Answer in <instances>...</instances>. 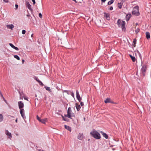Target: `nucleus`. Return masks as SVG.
<instances>
[{"instance_id": "2", "label": "nucleus", "mask_w": 151, "mask_h": 151, "mask_svg": "<svg viewBox=\"0 0 151 151\" xmlns=\"http://www.w3.org/2000/svg\"><path fill=\"white\" fill-rule=\"evenodd\" d=\"M90 134L94 138L99 139L101 138L100 134L95 129H93L90 133Z\"/></svg>"}, {"instance_id": "38", "label": "nucleus", "mask_w": 151, "mask_h": 151, "mask_svg": "<svg viewBox=\"0 0 151 151\" xmlns=\"http://www.w3.org/2000/svg\"><path fill=\"white\" fill-rule=\"evenodd\" d=\"M62 116V118H63V120H64V121H66V120L65 119V118L63 116Z\"/></svg>"}, {"instance_id": "21", "label": "nucleus", "mask_w": 151, "mask_h": 151, "mask_svg": "<svg viewBox=\"0 0 151 151\" xmlns=\"http://www.w3.org/2000/svg\"><path fill=\"white\" fill-rule=\"evenodd\" d=\"M130 56L131 58L132 61L134 62H135L136 60L135 57H134L132 56L131 55H130Z\"/></svg>"}, {"instance_id": "32", "label": "nucleus", "mask_w": 151, "mask_h": 151, "mask_svg": "<svg viewBox=\"0 0 151 151\" xmlns=\"http://www.w3.org/2000/svg\"><path fill=\"white\" fill-rule=\"evenodd\" d=\"M39 16L40 18H42V15L41 13H40L39 14Z\"/></svg>"}, {"instance_id": "34", "label": "nucleus", "mask_w": 151, "mask_h": 151, "mask_svg": "<svg viewBox=\"0 0 151 151\" xmlns=\"http://www.w3.org/2000/svg\"><path fill=\"white\" fill-rule=\"evenodd\" d=\"M33 3V4H35V0H32Z\"/></svg>"}, {"instance_id": "30", "label": "nucleus", "mask_w": 151, "mask_h": 151, "mask_svg": "<svg viewBox=\"0 0 151 151\" xmlns=\"http://www.w3.org/2000/svg\"><path fill=\"white\" fill-rule=\"evenodd\" d=\"M34 78L38 82L40 80L36 76H35L34 77Z\"/></svg>"}, {"instance_id": "40", "label": "nucleus", "mask_w": 151, "mask_h": 151, "mask_svg": "<svg viewBox=\"0 0 151 151\" xmlns=\"http://www.w3.org/2000/svg\"><path fill=\"white\" fill-rule=\"evenodd\" d=\"M24 99L25 100H26L27 101H28V99L27 98L24 97Z\"/></svg>"}, {"instance_id": "39", "label": "nucleus", "mask_w": 151, "mask_h": 151, "mask_svg": "<svg viewBox=\"0 0 151 151\" xmlns=\"http://www.w3.org/2000/svg\"><path fill=\"white\" fill-rule=\"evenodd\" d=\"M18 5L17 4L15 5V7L16 9H17L18 8Z\"/></svg>"}, {"instance_id": "1", "label": "nucleus", "mask_w": 151, "mask_h": 151, "mask_svg": "<svg viewBox=\"0 0 151 151\" xmlns=\"http://www.w3.org/2000/svg\"><path fill=\"white\" fill-rule=\"evenodd\" d=\"M19 107L20 110V112L22 116L24 119L26 118V116L24 114V110L23 109H22L24 106L23 103L22 101H19L18 102Z\"/></svg>"}, {"instance_id": "19", "label": "nucleus", "mask_w": 151, "mask_h": 151, "mask_svg": "<svg viewBox=\"0 0 151 151\" xmlns=\"http://www.w3.org/2000/svg\"><path fill=\"white\" fill-rule=\"evenodd\" d=\"M76 107L77 110L78 111H79L81 108V107H80V105L79 104H78L76 103Z\"/></svg>"}, {"instance_id": "17", "label": "nucleus", "mask_w": 151, "mask_h": 151, "mask_svg": "<svg viewBox=\"0 0 151 151\" xmlns=\"http://www.w3.org/2000/svg\"><path fill=\"white\" fill-rule=\"evenodd\" d=\"M7 27L8 28L12 29L14 27V26L12 24L7 25Z\"/></svg>"}, {"instance_id": "7", "label": "nucleus", "mask_w": 151, "mask_h": 151, "mask_svg": "<svg viewBox=\"0 0 151 151\" xmlns=\"http://www.w3.org/2000/svg\"><path fill=\"white\" fill-rule=\"evenodd\" d=\"M78 139L80 140H82L84 138L83 133H80L78 136Z\"/></svg>"}, {"instance_id": "25", "label": "nucleus", "mask_w": 151, "mask_h": 151, "mask_svg": "<svg viewBox=\"0 0 151 151\" xmlns=\"http://www.w3.org/2000/svg\"><path fill=\"white\" fill-rule=\"evenodd\" d=\"M3 119V116L2 114H0V122L2 121Z\"/></svg>"}, {"instance_id": "8", "label": "nucleus", "mask_w": 151, "mask_h": 151, "mask_svg": "<svg viewBox=\"0 0 151 151\" xmlns=\"http://www.w3.org/2000/svg\"><path fill=\"white\" fill-rule=\"evenodd\" d=\"M146 68V67L145 66H143L142 68L141 71L142 73L143 76H145V75Z\"/></svg>"}, {"instance_id": "42", "label": "nucleus", "mask_w": 151, "mask_h": 151, "mask_svg": "<svg viewBox=\"0 0 151 151\" xmlns=\"http://www.w3.org/2000/svg\"><path fill=\"white\" fill-rule=\"evenodd\" d=\"M15 121L16 122H17V119H16L15 120Z\"/></svg>"}, {"instance_id": "14", "label": "nucleus", "mask_w": 151, "mask_h": 151, "mask_svg": "<svg viewBox=\"0 0 151 151\" xmlns=\"http://www.w3.org/2000/svg\"><path fill=\"white\" fill-rule=\"evenodd\" d=\"M102 134L103 136L105 138L107 139L108 138V136L105 133H104L102 131L100 132Z\"/></svg>"}, {"instance_id": "29", "label": "nucleus", "mask_w": 151, "mask_h": 151, "mask_svg": "<svg viewBox=\"0 0 151 151\" xmlns=\"http://www.w3.org/2000/svg\"><path fill=\"white\" fill-rule=\"evenodd\" d=\"M140 31V29L139 28L136 29L135 31L136 34H137Z\"/></svg>"}, {"instance_id": "35", "label": "nucleus", "mask_w": 151, "mask_h": 151, "mask_svg": "<svg viewBox=\"0 0 151 151\" xmlns=\"http://www.w3.org/2000/svg\"><path fill=\"white\" fill-rule=\"evenodd\" d=\"M113 9V8L112 6H110L109 8V10H112Z\"/></svg>"}, {"instance_id": "16", "label": "nucleus", "mask_w": 151, "mask_h": 151, "mask_svg": "<svg viewBox=\"0 0 151 151\" xmlns=\"http://www.w3.org/2000/svg\"><path fill=\"white\" fill-rule=\"evenodd\" d=\"M104 102L106 103H107L109 102L113 103V102L111 101L110 99L109 98H107L106 99V100L104 101Z\"/></svg>"}, {"instance_id": "20", "label": "nucleus", "mask_w": 151, "mask_h": 151, "mask_svg": "<svg viewBox=\"0 0 151 151\" xmlns=\"http://www.w3.org/2000/svg\"><path fill=\"white\" fill-rule=\"evenodd\" d=\"M65 129H68V130H69L70 132H71V131L70 127H69L68 126L65 125Z\"/></svg>"}, {"instance_id": "9", "label": "nucleus", "mask_w": 151, "mask_h": 151, "mask_svg": "<svg viewBox=\"0 0 151 151\" xmlns=\"http://www.w3.org/2000/svg\"><path fill=\"white\" fill-rule=\"evenodd\" d=\"M26 7H27L29 10L31 11H32V9L31 8V6L28 2L27 1L26 2Z\"/></svg>"}, {"instance_id": "12", "label": "nucleus", "mask_w": 151, "mask_h": 151, "mask_svg": "<svg viewBox=\"0 0 151 151\" xmlns=\"http://www.w3.org/2000/svg\"><path fill=\"white\" fill-rule=\"evenodd\" d=\"M9 45L13 48L16 50H19V48L16 47H15L13 44L12 43L9 44Z\"/></svg>"}, {"instance_id": "36", "label": "nucleus", "mask_w": 151, "mask_h": 151, "mask_svg": "<svg viewBox=\"0 0 151 151\" xmlns=\"http://www.w3.org/2000/svg\"><path fill=\"white\" fill-rule=\"evenodd\" d=\"M4 1V2L7 3L9 1V0H3Z\"/></svg>"}, {"instance_id": "44", "label": "nucleus", "mask_w": 151, "mask_h": 151, "mask_svg": "<svg viewBox=\"0 0 151 151\" xmlns=\"http://www.w3.org/2000/svg\"><path fill=\"white\" fill-rule=\"evenodd\" d=\"M27 17H29V15H27Z\"/></svg>"}, {"instance_id": "24", "label": "nucleus", "mask_w": 151, "mask_h": 151, "mask_svg": "<svg viewBox=\"0 0 151 151\" xmlns=\"http://www.w3.org/2000/svg\"><path fill=\"white\" fill-rule=\"evenodd\" d=\"M118 6L119 9H121L122 7V4L121 3H119L118 4Z\"/></svg>"}, {"instance_id": "4", "label": "nucleus", "mask_w": 151, "mask_h": 151, "mask_svg": "<svg viewBox=\"0 0 151 151\" xmlns=\"http://www.w3.org/2000/svg\"><path fill=\"white\" fill-rule=\"evenodd\" d=\"M132 14L133 15L138 16L139 14V7L138 6H135L133 9Z\"/></svg>"}, {"instance_id": "47", "label": "nucleus", "mask_w": 151, "mask_h": 151, "mask_svg": "<svg viewBox=\"0 0 151 151\" xmlns=\"http://www.w3.org/2000/svg\"><path fill=\"white\" fill-rule=\"evenodd\" d=\"M137 52H138L139 53V51H137Z\"/></svg>"}, {"instance_id": "6", "label": "nucleus", "mask_w": 151, "mask_h": 151, "mask_svg": "<svg viewBox=\"0 0 151 151\" xmlns=\"http://www.w3.org/2000/svg\"><path fill=\"white\" fill-rule=\"evenodd\" d=\"M37 119L40 122L45 124V122L47 121L48 119L47 118L41 119L38 115L37 116Z\"/></svg>"}, {"instance_id": "26", "label": "nucleus", "mask_w": 151, "mask_h": 151, "mask_svg": "<svg viewBox=\"0 0 151 151\" xmlns=\"http://www.w3.org/2000/svg\"><path fill=\"white\" fill-rule=\"evenodd\" d=\"M136 39H134L133 41V44L134 47H135V45L136 44Z\"/></svg>"}, {"instance_id": "43", "label": "nucleus", "mask_w": 151, "mask_h": 151, "mask_svg": "<svg viewBox=\"0 0 151 151\" xmlns=\"http://www.w3.org/2000/svg\"><path fill=\"white\" fill-rule=\"evenodd\" d=\"M33 34H32L31 35V37H33Z\"/></svg>"}, {"instance_id": "5", "label": "nucleus", "mask_w": 151, "mask_h": 151, "mask_svg": "<svg viewBox=\"0 0 151 151\" xmlns=\"http://www.w3.org/2000/svg\"><path fill=\"white\" fill-rule=\"evenodd\" d=\"M117 23L119 26H121L122 29L125 28V22L124 21H122V22L120 19H118L117 21Z\"/></svg>"}, {"instance_id": "33", "label": "nucleus", "mask_w": 151, "mask_h": 151, "mask_svg": "<svg viewBox=\"0 0 151 151\" xmlns=\"http://www.w3.org/2000/svg\"><path fill=\"white\" fill-rule=\"evenodd\" d=\"M81 105V106H83L84 105V103L83 102H81L80 103Z\"/></svg>"}, {"instance_id": "28", "label": "nucleus", "mask_w": 151, "mask_h": 151, "mask_svg": "<svg viewBox=\"0 0 151 151\" xmlns=\"http://www.w3.org/2000/svg\"><path fill=\"white\" fill-rule=\"evenodd\" d=\"M38 83H39L40 85L42 86H44V84H43V83L40 81L39 80V81H38Z\"/></svg>"}, {"instance_id": "18", "label": "nucleus", "mask_w": 151, "mask_h": 151, "mask_svg": "<svg viewBox=\"0 0 151 151\" xmlns=\"http://www.w3.org/2000/svg\"><path fill=\"white\" fill-rule=\"evenodd\" d=\"M146 37L147 39H148L150 38V33L148 32H146Z\"/></svg>"}, {"instance_id": "23", "label": "nucleus", "mask_w": 151, "mask_h": 151, "mask_svg": "<svg viewBox=\"0 0 151 151\" xmlns=\"http://www.w3.org/2000/svg\"><path fill=\"white\" fill-rule=\"evenodd\" d=\"M114 0H111V1H109L108 3V4L109 5H110L112 4L114 2Z\"/></svg>"}, {"instance_id": "41", "label": "nucleus", "mask_w": 151, "mask_h": 151, "mask_svg": "<svg viewBox=\"0 0 151 151\" xmlns=\"http://www.w3.org/2000/svg\"><path fill=\"white\" fill-rule=\"evenodd\" d=\"M24 60H22V63H24Z\"/></svg>"}, {"instance_id": "37", "label": "nucleus", "mask_w": 151, "mask_h": 151, "mask_svg": "<svg viewBox=\"0 0 151 151\" xmlns=\"http://www.w3.org/2000/svg\"><path fill=\"white\" fill-rule=\"evenodd\" d=\"M71 95L74 98V94L73 93H71Z\"/></svg>"}, {"instance_id": "10", "label": "nucleus", "mask_w": 151, "mask_h": 151, "mask_svg": "<svg viewBox=\"0 0 151 151\" xmlns=\"http://www.w3.org/2000/svg\"><path fill=\"white\" fill-rule=\"evenodd\" d=\"M76 97L77 99L80 102L81 100V98L80 97V95L79 94L78 91V90L76 91Z\"/></svg>"}, {"instance_id": "3", "label": "nucleus", "mask_w": 151, "mask_h": 151, "mask_svg": "<svg viewBox=\"0 0 151 151\" xmlns=\"http://www.w3.org/2000/svg\"><path fill=\"white\" fill-rule=\"evenodd\" d=\"M65 116L69 118H71V116H74V114L72 113L71 109L70 107L68 108L67 111V114L65 115Z\"/></svg>"}, {"instance_id": "46", "label": "nucleus", "mask_w": 151, "mask_h": 151, "mask_svg": "<svg viewBox=\"0 0 151 151\" xmlns=\"http://www.w3.org/2000/svg\"><path fill=\"white\" fill-rule=\"evenodd\" d=\"M112 150H114V149L113 148V149H112Z\"/></svg>"}, {"instance_id": "45", "label": "nucleus", "mask_w": 151, "mask_h": 151, "mask_svg": "<svg viewBox=\"0 0 151 151\" xmlns=\"http://www.w3.org/2000/svg\"><path fill=\"white\" fill-rule=\"evenodd\" d=\"M16 135H17V136H18V134H16Z\"/></svg>"}, {"instance_id": "15", "label": "nucleus", "mask_w": 151, "mask_h": 151, "mask_svg": "<svg viewBox=\"0 0 151 151\" xmlns=\"http://www.w3.org/2000/svg\"><path fill=\"white\" fill-rule=\"evenodd\" d=\"M104 17H106L108 20L110 19L109 14L104 13Z\"/></svg>"}, {"instance_id": "22", "label": "nucleus", "mask_w": 151, "mask_h": 151, "mask_svg": "<svg viewBox=\"0 0 151 151\" xmlns=\"http://www.w3.org/2000/svg\"><path fill=\"white\" fill-rule=\"evenodd\" d=\"M45 88L47 90L49 91L50 92H51V89H50V87L45 86Z\"/></svg>"}, {"instance_id": "27", "label": "nucleus", "mask_w": 151, "mask_h": 151, "mask_svg": "<svg viewBox=\"0 0 151 151\" xmlns=\"http://www.w3.org/2000/svg\"><path fill=\"white\" fill-rule=\"evenodd\" d=\"M14 57L15 58H16L17 60H20L19 57L17 55H14Z\"/></svg>"}, {"instance_id": "11", "label": "nucleus", "mask_w": 151, "mask_h": 151, "mask_svg": "<svg viewBox=\"0 0 151 151\" xmlns=\"http://www.w3.org/2000/svg\"><path fill=\"white\" fill-rule=\"evenodd\" d=\"M5 134L6 135L9 136V137L10 139H11V138H12V136L11 133L9 132L8 130H6V131Z\"/></svg>"}, {"instance_id": "31", "label": "nucleus", "mask_w": 151, "mask_h": 151, "mask_svg": "<svg viewBox=\"0 0 151 151\" xmlns=\"http://www.w3.org/2000/svg\"><path fill=\"white\" fill-rule=\"evenodd\" d=\"M26 33V31L25 30H23L22 31V33L23 34H24Z\"/></svg>"}, {"instance_id": "13", "label": "nucleus", "mask_w": 151, "mask_h": 151, "mask_svg": "<svg viewBox=\"0 0 151 151\" xmlns=\"http://www.w3.org/2000/svg\"><path fill=\"white\" fill-rule=\"evenodd\" d=\"M131 16V15L130 14H127L126 16V20L128 21L129 19L130 18Z\"/></svg>"}]
</instances>
